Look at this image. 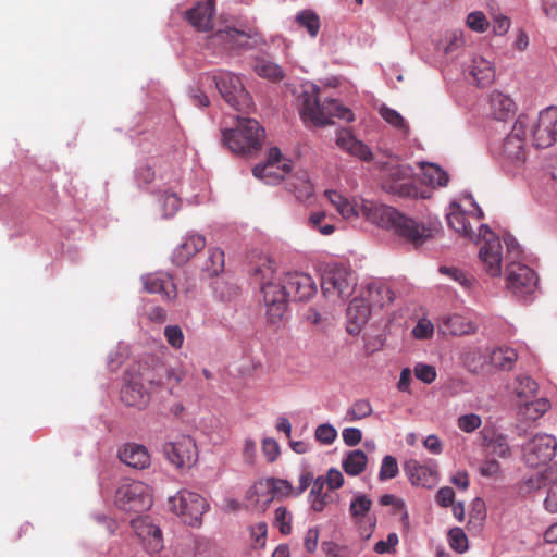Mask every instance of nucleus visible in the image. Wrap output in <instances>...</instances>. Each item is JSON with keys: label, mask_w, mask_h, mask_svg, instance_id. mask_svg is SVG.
I'll list each match as a JSON object with an SVG mask.
<instances>
[{"label": "nucleus", "mask_w": 557, "mask_h": 557, "mask_svg": "<svg viewBox=\"0 0 557 557\" xmlns=\"http://www.w3.org/2000/svg\"><path fill=\"white\" fill-rule=\"evenodd\" d=\"M337 211L345 219L356 218L361 214L367 221L393 231L397 236L414 247L423 245L433 237L431 225L420 223L404 215L393 207L376 201L360 199V201L350 202L348 199H345Z\"/></svg>", "instance_id": "obj_1"}, {"label": "nucleus", "mask_w": 557, "mask_h": 557, "mask_svg": "<svg viewBox=\"0 0 557 557\" xmlns=\"http://www.w3.org/2000/svg\"><path fill=\"white\" fill-rule=\"evenodd\" d=\"M249 272L260 285L268 313H284L287 310L289 292L287 285H282L283 278L277 277L275 262L268 256H260L250 263Z\"/></svg>", "instance_id": "obj_2"}, {"label": "nucleus", "mask_w": 557, "mask_h": 557, "mask_svg": "<svg viewBox=\"0 0 557 557\" xmlns=\"http://www.w3.org/2000/svg\"><path fill=\"white\" fill-rule=\"evenodd\" d=\"M299 112L305 122H311L314 126L331 124L332 117H338L347 122L354 121L352 112L335 99L320 102L319 89L312 85L299 96Z\"/></svg>", "instance_id": "obj_3"}, {"label": "nucleus", "mask_w": 557, "mask_h": 557, "mask_svg": "<svg viewBox=\"0 0 557 557\" xmlns=\"http://www.w3.org/2000/svg\"><path fill=\"white\" fill-rule=\"evenodd\" d=\"M264 136L257 120L238 116L236 127L223 132V141L234 153L250 154L261 149Z\"/></svg>", "instance_id": "obj_4"}, {"label": "nucleus", "mask_w": 557, "mask_h": 557, "mask_svg": "<svg viewBox=\"0 0 557 557\" xmlns=\"http://www.w3.org/2000/svg\"><path fill=\"white\" fill-rule=\"evenodd\" d=\"M212 81L221 97L237 111H246L252 104L251 97L246 91L239 76L230 72H220L218 75L205 74L200 76L201 85Z\"/></svg>", "instance_id": "obj_5"}, {"label": "nucleus", "mask_w": 557, "mask_h": 557, "mask_svg": "<svg viewBox=\"0 0 557 557\" xmlns=\"http://www.w3.org/2000/svg\"><path fill=\"white\" fill-rule=\"evenodd\" d=\"M394 299L391 288L383 284L373 282L361 288L349 302L347 313H372L383 310Z\"/></svg>", "instance_id": "obj_6"}, {"label": "nucleus", "mask_w": 557, "mask_h": 557, "mask_svg": "<svg viewBox=\"0 0 557 557\" xmlns=\"http://www.w3.org/2000/svg\"><path fill=\"white\" fill-rule=\"evenodd\" d=\"M171 511L181 517L185 524L197 527L203 513L209 509L205 497L188 490H181L169 498Z\"/></svg>", "instance_id": "obj_7"}, {"label": "nucleus", "mask_w": 557, "mask_h": 557, "mask_svg": "<svg viewBox=\"0 0 557 557\" xmlns=\"http://www.w3.org/2000/svg\"><path fill=\"white\" fill-rule=\"evenodd\" d=\"M382 188L404 198L417 197L418 190L411 183L412 169L397 162L382 165Z\"/></svg>", "instance_id": "obj_8"}, {"label": "nucleus", "mask_w": 557, "mask_h": 557, "mask_svg": "<svg viewBox=\"0 0 557 557\" xmlns=\"http://www.w3.org/2000/svg\"><path fill=\"white\" fill-rule=\"evenodd\" d=\"M530 124L529 115L520 114L518 116L511 133L505 138L500 148V156L504 162L513 166H519L524 163L527 159L524 137Z\"/></svg>", "instance_id": "obj_9"}, {"label": "nucleus", "mask_w": 557, "mask_h": 557, "mask_svg": "<svg viewBox=\"0 0 557 557\" xmlns=\"http://www.w3.org/2000/svg\"><path fill=\"white\" fill-rule=\"evenodd\" d=\"M152 503L150 486L140 481L124 483L115 493L116 506L125 511H144L149 509Z\"/></svg>", "instance_id": "obj_10"}, {"label": "nucleus", "mask_w": 557, "mask_h": 557, "mask_svg": "<svg viewBox=\"0 0 557 557\" xmlns=\"http://www.w3.org/2000/svg\"><path fill=\"white\" fill-rule=\"evenodd\" d=\"M528 132L536 148H548L557 141V107L541 111L536 119L530 117Z\"/></svg>", "instance_id": "obj_11"}, {"label": "nucleus", "mask_w": 557, "mask_h": 557, "mask_svg": "<svg viewBox=\"0 0 557 557\" xmlns=\"http://www.w3.org/2000/svg\"><path fill=\"white\" fill-rule=\"evenodd\" d=\"M356 286V276L344 265H334L322 275L321 288L325 296L345 299Z\"/></svg>", "instance_id": "obj_12"}, {"label": "nucleus", "mask_w": 557, "mask_h": 557, "mask_svg": "<svg viewBox=\"0 0 557 557\" xmlns=\"http://www.w3.org/2000/svg\"><path fill=\"white\" fill-rule=\"evenodd\" d=\"M163 453L176 468H191L198 459V449L189 435H178L174 441L165 443Z\"/></svg>", "instance_id": "obj_13"}, {"label": "nucleus", "mask_w": 557, "mask_h": 557, "mask_svg": "<svg viewBox=\"0 0 557 557\" xmlns=\"http://www.w3.org/2000/svg\"><path fill=\"white\" fill-rule=\"evenodd\" d=\"M557 441L549 434H536L523 446V460L530 467L549 462L556 454Z\"/></svg>", "instance_id": "obj_14"}, {"label": "nucleus", "mask_w": 557, "mask_h": 557, "mask_svg": "<svg viewBox=\"0 0 557 557\" xmlns=\"http://www.w3.org/2000/svg\"><path fill=\"white\" fill-rule=\"evenodd\" d=\"M372 500L364 494L356 495L349 506V512L362 540H369L376 527V516L370 513Z\"/></svg>", "instance_id": "obj_15"}, {"label": "nucleus", "mask_w": 557, "mask_h": 557, "mask_svg": "<svg viewBox=\"0 0 557 557\" xmlns=\"http://www.w3.org/2000/svg\"><path fill=\"white\" fill-rule=\"evenodd\" d=\"M483 233L484 243L480 247L479 257L484 265L485 272L491 276H499L502 273V245L500 240L487 227L481 225L480 234Z\"/></svg>", "instance_id": "obj_16"}, {"label": "nucleus", "mask_w": 557, "mask_h": 557, "mask_svg": "<svg viewBox=\"0 0 557 557\" xmlns=\"http://www.w3.org/2000/svg\"><path fill=\"white\" fill-rule=\"evenodd\" d=\"M290 170L292 161L283 157L281 150L274 147L270 149L267 161L263 164H257L252 173L268 184H274L283 180Z\"/></svg>", "instance_id": "obj_17"}, {"label": "nucleus", "mask_w": 557, "mask_h": 557, "mask_svg": "<svg viewBox=\"0 0 557 557\" xmlns=\"http://www.w3.org/2000/svg\"><path fill=\"white\" fill-rule=\"evenodd\" d=\"M263 492L270 494L263 502L265 505H268L274 497L284 498L295 496V487H293L290 482L283 479L268 478L255 483L247 491V499L259 503L260 496Z\"/></svg>", "instance_id": "obj_18"}, {"label": "nucleus", "mask_w": 557, "mask_h": 557, "mask_svg": "<svg viewBox=\"0 0 557 557\" xmlns=\"http://www.w3.org/2000/svg\"><path fill=\"white\" fill-rule=\"evenodd\" d=\"M537 286V276L528 265L511 263L507 269V287L517 296L532 294Z\"/></svg>", "instance_id": "obj_19"}, {"label": "nucleus", "mask_w": 557, "mask_h": 557, "mask_svg": "<svg viewBox=\"0 0 557 557\" xmlns=\"http://www.w3.org/2000/svg\"><path fill=\"white\" fill-rule=\"evenodd\" d=\"M131 525L147 553L154 554L163 548L161 529L152 523L150 517L139 516L132 520Z\"/></svg>", "instance_id": "obj_20"}, {"label": "nucleus", "mask_w": 557, "mask_h": 557, "mask_svg": "<svg viewBox=\"0 0 557 557\" xmlns=\"http://www.w3.org/2000/svg\"><path fill=\"white\" fill-rule=\"evenodd\" d=\"M282 285H287L288 299L292 298L293 300H309L317 293L313 278L301 272L286 273Z\"/></svg>", "instance_id": "obj_21"}, {"label": "nucleus", "mask_w": 557, "mask_h": 557, "mask_svg": "<svg viewBox=\"0 0 557 557\" xmlns=\"http://www.w3.org/2000/svg\"><path fill=\"white\" fill-rule=\"evenodd\" d=\"M141 281L147 293L159 295L163 301H172L177 296L173 277L166 273H149Z\"/></svg>", "instance_id": "obj_22"}, {"label": "nucleus", "mask_w": 557, "mask_h": 557, "mask_svg": "<svg viewBox=\"0 0 557 557\" xmlns=\"http://www.w3.org/2000/svg\"><path fill=\"white\" fill-rule=\"evenodd\" d=\"M404 470L411 484L416 486L432 488L437 484L438 472L429 465H421L411 459L405 463Z\"/></svg>", "instance_id": "obj_23"}, {"label": "nucleus", "mask_w": 557, "mask_h": 557, "mask_svg": "<svg viewBox=\"0 0 557 557\" xmlns=\"http://www.w3.org/2000/svg\"><path fill=\"white\" fill-rule=\"evenodd\" d=\"M437 329L443 335L462 336L474 333L478 325L469 315H442Z\"/></svg>", "instance_id": "obj_24"}, {"label": "nucleus", "mask_w": 557, "mask_h": 557, "mask_svg": "<svg viewBox=\"0 0 557 557\" xmlns=\"http://www.w3.org/2000/svg\"><path fill=\"white\" fill-rule=\"evenodd\" d=\"M215 12L214 0H202L186 12L188 22L200 32L212 29V21Z\"/></svg>", "instance_id": "obj_25"}, {"label": "nucleus", "mask_w": 557, "mask_h": 557, "mask_svg": "<svg viewBox=\"0 0 557 557\" xmlns=\"http://www.w3.org/2000/svg\"><path fill=\"white\" fill-rule=\"evenodd\" d=\"M336 145L350 156L362 161H371L373 153L371 149L361 140H359L349 129L342 128L337 133Z\"/></svg>", "instance_id": "obj_26"}, {"label": "nucleus", "mask_w": 557, "mask_h": 557, "mask_svg": "<svg viewBox=\"0 0 557 557\" xmlns=\"http://www.w3.org/2000/svg\"><path fill=\"white\" fill-rule=\"evenodd\" d=\"M120 460L134 469H146L151 458L148 449L140 444L127 443L119 450Z\"/></svg>", "instance_id": "obj_27"}, {"label": "nucleus", "mask_w": 557, "mask_h": 557, "mask_svg": "<svg viewBox=\"0 0 557 557\" xmlns=\"http://www.w3.org/2000/svg\"><path fill=\"white\" fill-rule=\"evenodd\" d=\"M206 237L200 234H188L184 242L173 251L172 259L177 265H183L190 260L197 252L206 247Z\"/></svg>", "instance_id": "obj_28"}, {"label": "nucleus", "mask_w": 557, "mask_h": 557, "mask_svg": "<svg viewBox=\"0 0 557 557\" xmlns=\"http://www.w3.org/2000/svg\"><path fill=\"white\" fill-rule=\"evenodd\" d=\"M257 34H247L236 28L220 29L213 34L212 40L216 44H223L226 49L235 50L250 47L249 40Z\"/></svg>", "instance_id": "obj_29"}, {"label": "nucleus", "mask_w": 557, "mask_h": 557, "mask_svg": "<svg viewBox=\"0 0 557 557\" xmlns=\"http://www.w3.org/2000/svg\"><path fill=\"white\" fill-rule=\"evenodd\" d=\"M468 71L473 82L479 87L490 86L494 82L495 69L492 63L483 57H473L468 65Z\"/></svg>", "instance_id": "obj_30"}, {"label": "nucleus", "mask_w": 557, "mask_h": 557, "mask_svg": "<svg viewBox=\"0 0 557 557\" xmlns=\"http://www.w3.org/2000/svg\"><path fill=\"white\" fill-rule=\"evenodd\" d=\"M121 399L126 406L145 407L149 401V395L138 382H129L121 391Z\"/></svg>", "instance_id": "obj_31"}, {"label": "nucleus", "mask_w": 557, "mask_h": 557, "mask_svg": "<svg viewBox=\"0 0 557 557\" xmlns=\"http://www.w3.org/2000/svg\"><path fill=\"white\" fill-rule=\"evenodd\" d=\"M491 113L495 120L505 121L515 111V102L500 91L490 95Z\"/></svg>", "instance_id": "obj_32"}, {"label": "nucleus", "mask_w": 557, "mask_h": 557, "mask_svg": "<svg viewBox=\"0 0 557 557\" xmlns=\"http://www.w3.org/2000/svg\"><path fill=\"white\" fill-rule=\"evenodd\" d=\"M518 359V354L510 347H498L492 350L490 355V362L495 368L503 371H510L513 369Z\"/></svg>", "instance_id": "obj_33"}, {"label": "nucleus", "mask_w": 557, "mask_h": 557, "mask_svg": "<svg viewBox=\"0 0 557 557\" xmlns=\"http://www.w3.org/2000/svg\"><path fill=\"white\" fill-rule=\"evenodd\" d=\"M201 271L208 276H216L224 270V251L220 248H209Z\"/></svg>", "instance_id": "obj_34"}, {"label": "nucleus", "mask_w": 557, "mask_h": 557, "mask_svg": "<svg viewBox=\"0 0 557 557\" xmlns=\"http://www.w3.org/2000/svg\"><path fill=\"white\" fill-rule=\"evenodd\" d=\"M544 484L548 486L544 507L547 511L555 513L557 512V465L549 467L545 471Z\"/></svg>", "instance_id": "obj_35"}, {"label": "nucleus", "mask_w": 557, "mask_h": 557, "mask_svg": "<svg viewBox=\"0 0 557 557\" xmlns=\"http://www.w3.org/2000/svg\"><path fill=\"white\" fill-rule=\"evenodd\" d=\"M367 462V455L362 450L356 449L348 453V455L344 458L342 466L348 475L355 476L360 474L366 469Z\"/></svg>", "instance_id": "obj_36"}, {"label": "nucleus", "mask_w": 557, "mask_h": 557, "mask_svg": "<svg viewBox=\"0 0 557 557\" xmlns=\"http://www.w3.org/2000/svg\"><path fill=\"white\" fill-rule=\"evenodd\" d=\"M447 222L449 227L453 228L455 232L462 234L463 236L469 238L473 237L474 232L470 226L468 218L459 209L453 210L450 213L447 214Z\"/></svg>", "instance_id": "obj_37"}, {"label": "nucleus", "mask_w": 557, "mask_h": 557, "mask_svg": "<svg viewBox=\"0 0 557 557\" xmlns=\"http://www.w3.org/2000/svg\"><path fill=\"white\" fill-rule=\"evenodd\" d=\"M424 181L431 186L445 187L449 182L448 174L438 165L429 163L422 166Z\"/></svg>", "instance_id": "obj_38"}, {"label": "nucleus", "mask_w": 557, "mask_h": 557, "mask_svg": "<svg viewBox=\"0 0 557 557\" xmlns=\"http://www.w3.org/2000/svg\"><path fill=\"white\" fill-rule=\"evenodd\" d=\"M297 24L306 28L310 37L314 38L318 36L320 30V17L319 15L311 10H302L296 15Z\"/></svg>", "instance_id": "obj_39"}, {"label": "nucleus", "mask_w": 557, "mask_h": 557, "mask_svg": "<svg viewBox=\"0 0 557 557\" xmlns=\"http://www.w3.org/2000/svg\"><path fill=\"white\" fill-rule=\"evenodd\" d=\"M255 71L259 76L271 81H280L284 77L282 67L278 64L265 59L256 60Z\"/></svg>", "instance_id": "obj_40"}, {"label": "nucleus", "mask_w": 557, "mask_h": 557, "mask_svg": "<svg viewBox=\"0 0 557 557\" xmlns=\"http://www.w3.org/2000/svg\"><path fill=\"white\" fill-rule=\"evenodd\" d=\"M372 412L373 408L368 399H358L347 409L344 420L346 422H355L370 417Z\"/></svg>", "instance_id": "obj_41"}, {"label": "nucleus", "mask_w": 557, "mask_h": 557, "mask_svg": "<svg viewBox=\"0 0 557 557\" xmlns=\"http://www.w3.org/2000/svg\"><path fill=\"white\" fill-rule=\"evenodd\" d=\"M549 401L544 398L534 401H527L520 409V413L525 416L528 420H536L549 409Z\"/></svg>", "instance_id": "obj_42"}, {"label": "nucleus", "mask_w": 557, "mask_h": 557, "mask_svg": "<svg viewBox=\"0 0 557 557\" xmlns=\"http://www.w3.org/2000/svg\"><path fill=\"white\" fill-rule=\"evenodd\" d=\"M484 442L488 447L491 454L500 458L510 457L511 450L505 435H494L490 441L487 440V436L484 435Z\"/></svg>", "instance_id": "obj_43"}, {"label": "nucleus", "mask_w": 557, "mask_h": 557, "mask_svg": "<svg viewBox=\"0 0 557 557\" xmlns=\"http://www.w3.org/2000/svg\"><path fill=\"white\" fill-rule=\"evenodd\" d=\"M516 382L515 389L518 397L528 399L536 395L539 385L531 376L518 375Z\"/></svg>", "instance_id": "obj_44"}, {"label": "nucleus", "mask_w": 557, "mask_h": 557, "mask_svg": "<svg viewBox=\"0 0 557 557\" xmlns=\"http://www.w3.org/2000/svg\"><path fill=\"white\" fill-rule=\"evenodd\" d=\"M380 115L385 122H387L393 127L404 132L405 134H408L409 126L405 119L396 110L391 109L386 106H382L380 108Z\"/></svg>", "instance_id": "obj_45"}, {"label": "nucleus", "mask_w": 557, "mask_h": 557, "mask_svg": "<svg viewBox=\"0 0 557 557\" xmlns=\"http://www.w3.org/2000/svg\"><path fill=\"white\" fill-rule=\"evenodd\" d=\"M293 515L286 507H278L274 512V525L278 531L288 535L292 533Z\"/></svg>", "instance_id": "obj_46"}, {"label": "nucleus", "mask_w": 557, "mask_h": 557, "mask_svg": "<svg viewBox=\"0 0 557 557\" xmlns=\"http://www.w3.org/2000/svg\"><path fill=\"white\" fill-rule=\"evenodd\" d=\"M185 376L182 370L168 369L165 371V382L170 395L180 396V385Z\"/></svg>", "instance_id": "obj_47"}, {"label": "nucleus", "mask_w": 557, "mask_h": 557, "mask_svg": "<svg viewBox=\"0 0 557 557\" xmlns=\"http://www.w3.org/2000/svg\"><path fill=\"white\" fill-rule=\"evenodd\" d=\"M440 272L458 282L466 289H470L474 283V280L471 275H468L457 268L441 267Z\"/></svg>", "instance_id": "obj_48"}, {"label": "nucleus", "mask_w": 557, "mask_h": 557, "mask_svg": "<svg viewBox=\"0 0 557 557\" xmlns=\"http://www.w3.org/2000/svg\"><path fill=\"white\" fill-rule=\"evenodd\" d=\"M399 472L398 463L395 457L387 455L383 458L379 472L380 481L394 479Z\"/></svg>", "instance_id": "obj_49"}, {"label": "nucleus", "mask_w": 557, "mask_h": 557, "mask_svg": "<svg viewBox=\"0 0 557 557\" xmlns=\"http://www.w3.org/2000/svg\"><path fill=\"white\" fill-rule=\"evenodd\" d=\"M251 546L255 549L262 548L267 542L268 525L265 522H258L249 528Z\"/></svg>", "instance_id": "obj_50"}, {"label": "nucleus", "mask_w": 557, "mask_h": 557, "mask_svg": "<svg viewBox=\"0 0 557 557\" xmlns=\"http://www.w3.org/2000/svg\"><path fill=\"white\" fill-rule=\"evenodd\" d=\"M322 550L327 557H352V552L347 545H341L333 541L322 543Z\"/></svg>", "instance_id": "obj_51"}, {"label": "nucleus", "mask_w": 557, "mask_h": 557, "mask_svg": "<svg viewBox=\"0 0 557 557\" xmlns=\"http://www.w3.org/2000/svg\"><path fill=\"white\" fill-rule=\"evenodd\" d=\"M449 543L450 547L458 552L463 553L468 549V537L462 529L460 528H453L449 533Z\"/></svg>", "instance_id": "obj_52"}, {"label": "nucleus", "mask_w": 557, "mask_h": 557, "mask_svg": "<svg viewBox=\"0 0 557 557\" xmlns=\"http://www.w3.org/2000/svg\"><path fill=\"white\" fill-rule=\"evenodd\" d=\"M314 436L321 444L330 445L336 440L337 431L330 423H324L315 429Z\"/></svg>", "instance_id": "obj_53"}, {"label": "nucleus", "mask_w": 557, "mask_h": 557, "mask_svg": "<svg viewBox=\"0 0 557 557\" xmlns=\"http://www.w3.org/2000/svg\"><path fill=\"white\" fill-rule=\"evenodd\" d=\"M326 214L323 211L314 212L309 216V225L318 230L322 235H331L335 227L332 224H323Z\"/></svg>", "instance_id": "obj_54"}, {"label": "nucleus", "mask_w": 557, "mask_h": 557, "mask_svg": "<svg viewBox=\"0 0 557 557\" xmlns=\"http://www.w3.org/2000/svg\"><path fill=\"white\" fill-rule=\"evenodd\" d=\"M481 424L482 419L475 413L460 416L457 420L458 428L466 433L475 431L481 426Z\"/></svg>", "instance_id": "obj_55"}, {"label": "nucleus", "mask_w": 557, "mask_h": 557, "mask_svg": "<svg viewBox=\"0 0 557 557\" xmlns=\"http://www.w3.org/2000/svg\"><path fill=\"white\" fill-rule=\"evenodd\" d=\"M293 191L298 199L308 198L313 193L312 184L310 183L306 172L301 173V175L298 177V184H293Z\"/></svg>", "instance_id": "obj_56"}, {"label": "nucleus", "mask_w": 557, "mask_h": 557, "mask_svg": "<svg viewBox=\"0 0 557 557\" xmlns=\"http://www.w3.org/2000/svg\"><path fill=\"white\" fill-rule=\"evenodd\" d=\"M413 372L416 377L425 384H431L436 379V369L431 364L417 363Z\"/></svg>", "instance_id": "obj_57"}, {"label": "nucleus", "mask_w": 557, "mask_h": 557, "mask_svg": "<svg viewBox=\"0 0 557 557\" xmlns=\"http://www.w3.org/2000/svg\"><path fill=\"white\" fill-rule=\"evenodd\" d=\"M434 333L433 323L426 319L425 317L421 318L414 329L412 330V335L417 339H426L430 338Z\"/></svg>", "instance_id": "obj_58"}, {"label": "nucleus", "mask_w": 557, "mask_h": 557, "mask_svg": "<svg viewBox=\"0 0 557 557\" xmlns=\"http://www.w3.org/2000/svg\"><path fill=\"white\" fill-rule=\"evenodd\" d=\"M467 25L478 33H483L488 27V22L484 13L480 11L471 12L467 17Z\"/></svg>", "instance_id": "obj_59"}, {"label": "nucleus", "mask_w": 557, "mask_h": 557, "mask_svg": "<svg viewBox=\"0 0 557 557\" xmlns=\"http://www.w3.org/2000/svg\"><path fill=\"white\" fill-rule=\"evenodd\" d=\"M168 343L174 348H181L184 343L182 329L177 325H169L164 330Z\"/></svg>", "instance_id": "obj_60"}, {"label": "nucleus", "mask_w": 557, "mask_h": 557, "mask_svg": "<svg viewBox=\"0 0 557 557\" xmlns=\"http://www.w3.org/2000/svg\"><path fill=\"white\" fill-rule=\"evenodd\" d=\"M367 322L368 315H350L346 323V331L352 336L359 335Z\"/></svg>", "instance_id": "obj_61"}, {"label": "nucleus", "mask_w": 557, "mask_h": 557, "mask_svg": "<svg viewBox=\"0 0 557 557\" xmlns=\"http://www.w3.org/2000/svg\"><path fill=\"white\" fill-rule=\"evenodd\" d=\"M162 207L164 215L172 216L178 211L181 199L175 194H168L162 199Z\"/></svg>", "instance_id": "obj_62"}, {"label": "nucleus", "mask_w": 557, "mask_h": 557, "mask_svg": "<svg viewBox=\"0 0 557 557\" xmlns=\"http://www.w3.org/2000/svg\"><path fill=\"white\" fill-rule=\"evenodd\" d=\"M454 499L455 492L449 486L441 487L435 495V500L441 507H449L454 505Z\"/></svg>", "instance_id": "obj_63"}, {"label": "nucleus", "mask_w": 557, "mask_h": 557, "mask_svg": "<svg viewBox=\"0 0 557 557\" xmlns=\"http://www.w3.org/2000/svg\"><path fill=\"white\" fill-rule=\"evenodd\" d=\"M262 453L268 461L273 462L280 454L277 442L273 438H264L262 442Z\"/></svg>", "instance_id": "obj_64"}]
</instances>
